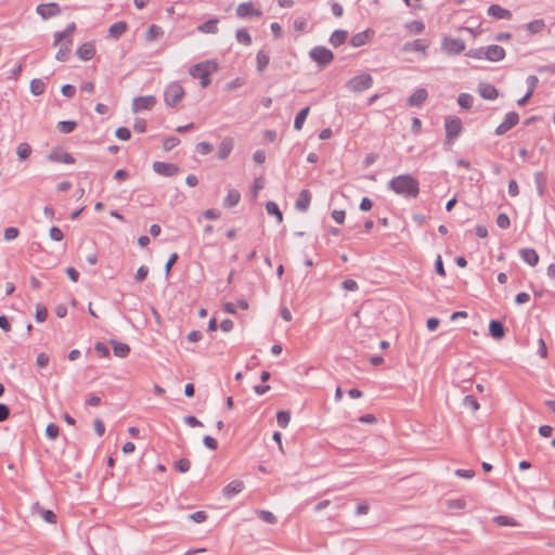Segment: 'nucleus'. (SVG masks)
I'll list each match as a JSON object with an SVG mask.
<instances>
[{"mask_svg": "<svg viewBox=\"0 0 555 555\" xmlns=\"http://www.w3.org/2000/svg\"><path fill=\"white\" fill-rule=\"evenodd\" d=\"M388 189L404 198H416L420 194V182L411 175H399L388 182Z\"/></svg>", "mask_w": 555, "mask_h": 555, "instance_id": "f257e3e1", "label": "nucleus"}, {"mask_svg": "<svg viewBox=\"0 0 555 555\" xmlns=\"http://www.w3.org/2000/svg\"><path fill=\"white\" fill-rule=\"evenodd\" d=\"M219 69V65L215 60H206L204 62H199L190 67L189 74L196 79H199V85L202 88H207L211 80L210 76L217 73Z\"/></svg>", "mask_w": 555, "mask_h": 555, "instance_id": "f03ea898", "label": "nucleus"}, {"mask_svg": "<svg viewBox=\"0 0 555 555\" xmlns=\"http://www.w3.org/2000/svg\"><path fill=\"white\" fill-rule=\"evenodd\" d=\"M373 77L367 73H362L358 76L350 78L346 82V87L349 91L354 93L363 92L373 86Z\"/></svg>", "mask_w": 555, "mask_h": 555, "instance_id": "7ed1b4c3", "label": "nucleus"}, {"mask_svg": "<svg viewBox=\"0 0 555 555\" xmlns=\"http://www.w3.org/2000/svg\"><path fill=\"white\" fill-rule=\"evenodd\" d=\"M184 88L179 82H171L164 92L165 103L170 107H176L183 99Z\"/></svg>", "mask_w": 555, "mask_h": 555, "instance_id": "20e7f679", "label": "nucleus"}, {"mask_svg": "<svg viewBox=\"0 0 555 555\" xmlns=\"http://www.w3.org/2000/svg\"><path fill=\"white\" fill-rule=\"evenodd\" d=\"M446 128V143L452 144L453 141L461 134L463 125L461 118L456 116H447L444 119Z\"/></svg>", "mask_w": 555, "mask_h": 555, "instance_id": "39448f33", "label": "nucleus"}, {"mask_svg": "<svg viewBox=\"0 0 555 555\" xmlns=\"http://www.w3.org/2000/svg\"><path fill=\"white\" fill-rule=\"evenodd\" d=\"M309 56L314 62H317L320 67L327 66L334 60L333 52L323 46H317V47L312 48L309 52Z\"/></svg>", "mask_w": 555, "mask_h": 555, "instance_id": "423d86ee", "label": "nucleus"}, {"mask_svg": "<svg viewBox=\"0 0 555 555\" xmlns=\"http://www.w3.org/2000/svg\"><path fill=\"white\" fill-rule=\"evenodd\" d=\"M465 42L459 38L446 37L441 48L449 54H460L465 50Z\"/></svg>", "mask_w": 555, "mask_h": 555, "instance_id": "0eeeda50", "label": "nucleus"}, {"mask_svg": "<svg viewBox=\"0 0 555 555\" xmlns=\"http://www.w3.org/2000/svg\"><path fill=\"white\" fill-rule=\"evenodd\" d=\"M519 121V115L518 113L516 112H508L505 117H504V120L503 122H501L494 133L496 135H503L504 133H506L508 130H511L513 127H515Z\"/></svg>", "mask_w": 555, "mask_h": 555, "instance_id": "6e6552de", "label": "nucleus"}, {"mask_svg": "<svg viewBox=\"0 0 555 555\" xmlns=\"http://www.w3.org/2000/svg\"><path fill=\"white\" fill-rule=\"evenodd\" d=\"M36 12L42 20L54 17L61 13V8L56 2L41 3L37 5Z\"/></svg>", "mask_w": 555, "mask_h": 555, "instance_id": "1a4fd4ad", "label": "nucleus"}, {"mask_svg": "<svg viewBox=\"0 0 555 555\" xmlns=\"http://www.w3.org/2000/svg\"><path fill=\"white\" fill-rule=\"evenodd\" d=\"M153 169L156 173L164 177H173L180 171V168L176 164L165 162H155Z\"/></svg>", "mask_w": 555, "mask_h": 555, "instance_id": "9d476101", "label": "nucleus"}, {"mask_svg": "<svg viewBox=\"0 0 555 555\" xmlns=\"http://www.w3.org/2000/svg\"><path fill=\"white\" fill-rule=\"evenodd\" d=\"M75 30H76V24L73 22V23L68 24L63 31H56L54 34L53 46L55 47L64 40L66 43L72 44L73 43V34L75 33Z\"/></svg>", "mask_w": 555, "mask_h": 555, "instance_id": "9b49d317", "label": "nucleus"}, {"mask_svg": "<svg viewBox=\"0 0 555 555\" xmlns=\"http://www.w3.org/2000/svg\"><path fill=\"white\" fill-rule=\"evenodd\" d=\"M156 104L154 95L138 96L133 100L132 109L134 113L142 109H151Z\"/></svg>", "mask_w": 555, "mask_h": 555, "instance_id": "f8f14e48", "label": "nucleus"}, {"mask_svg": "<svg viewBox=\"0 0 555 555\" xmlns=\"http://www.w3.org/2000/svg\"><path fill=\"white\" fill-rule=\"evenodd\" d=\"M236 15L242 18L251 16L260 17L262 12L258 9H255L253 2H243L240 3L236 8Z\"/></svg>", "mask_w": 555, "mask_h": 555, "instance_id": "ddd939ff", "label": "nucleus"}, {"mask_svg": "<svg viewBox=\"0 0 555 555\" xmlns=\"http://www.w3.org/2000/svg\"><path fill=\"white\" fill-rule=\"evenodd\" d=\"M33 514L39 515L44 521L49 524L56 522V515L51 509H46L39 502H36L31 505Z\"/></svg>", "mask_w": 555, "mask_h": 555, "instance_id": "4468645a", "label": "nucleus"}, {"mask_svg": "<svg viewBox=\"0 0 555 555\" xmlns=\"http://www.w3.org/2000/svg\"><path fill=\"white\" fill-rule=\"evenodd\" d=\"M427 98V90L425 88H418L408 98L406 104L411 107H421Z\"/></svg>", "mask_w": 555, "mask_h": 555, "instance_id": "2eb2a0df", "label": "nucleus"}, {"mask_svg": "<svg viewBox=\"0 0 555 555\" xmlns=\"http://www.w3.org/2000/svg\"><path fill=\"white\" fill-rule=\"evenodd\" d=\"M47 157L50 162L67 165H72L76 162L75 157L70 153L61 152L57 150L51 151Z\"/></svg>", "mask_w": 555, "mask_h": 555, "instance_id": "dca6fc26", "label": "nucleus"}, {"mask_svg": "<svg viewBox=\"0 0 555 555\" xmlns=\"http://www.w3.org/2000/svg\"><path fill=\"white\" fill-rule=\"evenodd\" d=\"M505 57V50L498 44L488 46L486 48L485 59L490 62H499Z\"/></svg>", "mask_w": 555, "mask_h": 555, "instance_id": "f3484780", "label": "nucleus"}, {"mask_svg": "<svg viewBox=\"0 0 555 555\" xmlns=\"http://www.w3.org/2000/svg\"><path fill=\"white\" fill-rule=\"evenodd\" d=\"M478 92L485 100H495L499 96L498 89L488 82H480L478 85Z\"/></svg>", "mask_w": 555, "mask_h": 555, "instance_id": "a211bd4d", "label": "nucleus"}, {"mask_svg": "<svg viewBox=\"0 0 555 555\" xmlns=\"http://www.w3.org/2000/svg\"><path fill=\"white\" fill-rule=\"evenodd\" d=\"M77 56L82 61L91 60L95 54V46L93 42H85L77 49Z\"/></svg>", "mask_w": 555, "mask_h": 555, "instance_id": "6ab92c4d", "label": "nucleus"}, {"mask_svg": "<svg viewBox=\"0 0 555 555\" xmlns=\"http://www.w3.org/2000/svg\"><path fill=\"white\" fill-rule=\"evenodd\" d=\"M244 489V482L241 480H233L228 483L223 489L222 493L227 499H232Z\"/></svg>", "mask_w": 555, "mask_h": 555, "instance_id": "aec40b11", "label": "nucleus"}, {"mask_svg": "<svg viewBox=\"0 0 555 555\" xmlns=\"http://www.w3.org/2000/svg\"><path fill=\"white\" fill-rule=\"evenodd\" d=\"M519 256L530 267H534L539 263V255L533 248H521L519 250Z\"/></svg>", "mask_w": 555, "mask_h": 555, "instance_id": "412c9836", "label": "nucleus"}, {"mask_svg": "<svg viewBox=\"0 0 555 555\" xmlns=\"http://www.w3.org/2000/svg\"><path fill=\"white\" fill-rule=\"evenodd\" d=\"M488 15L498 20H509L512 17L511 11L500 7L499 4H491L488 8Z\"/></svg>", "mask_w": 555, "mask_h": 555, "instance_id": "4be33fe9", "label": "nucleus"}, {"mask_svg": "<svg viewBox=\"0 0 555 555\" xmlns=\"http://www.w3.org/2000/svg\"><path fill=\"white\" fill-rule=\"evenodd\" d=\"M489 333L494 339H502L505 336L504 324L499 320H491L489 323Z\"/></svg>", "mask_w": 555, "mask_h": 555, "instance_id": "5701e85b", "label": "nucleus"}, {"mask_svg": "<svg viewBox=\"0 0 555 555\" xmlns=\"http://www.w3.org/2000/svg\"><path fill=\"white\" fill-rule=\"evenodd\" d=\"M428 44L423 39H415L413 41L405 42L403 51L405 52H423L425 53Z\"/></svg>", "mask_w": 555, "mask_h": 555, "instance_id": "b1692460", "label": "nucleus"}, {"mask_svg": "<svg viewBox=\"0 0 555 555\" xmlns=\"http://www.w3.org/2000/svg\"><path fill=\"white\" fill-rule=\"evenodd\" d=\"M371 35L372 31L370 29L358 33L351 37L350 44L354 48L362 47L369 42Z\"/></svg>", "mask_w": 555, "mask_h": 555, "instance_id": "393cba45", "label": "nucleus"}, {"mask_svg": "<svg viewBox=\"0 0 555 555\" xmlns=\"http://www.w3.org/2000/svg\"><path fill=\"white\" fill-rule=\"evenodd\" d=\"M311 203V193L309 190H301L296 201V208L306 211Z\"/></svg>", "mask_w": 555, "mask_h": 555, "instance_id": "a878e982", "label": "nucleus"}, {"mask_svg": "<svg viewBox=\"0 0 555 555\" xmlns=\"http://www.w3.org/2000/svg\"><path fill=\"white\" fill-rule=\"evenodd\" d=\"M127 29H128L127 23L124 21H119L109 26L108 34L111 37L118 39L127 31Z\"/></svg>", "mask_w": 555, "mask_h": 555, "instance_id": "bb28decb", "label": "nucleus"}, {"mask_svg": "<svg viewBox=\"0 0 555 555\" xmlns=\"http://www.w3.org/2000/svg\"><path fill=\"white\" fill-rule=\"evenodd\" d=\"M218 18H210L205 23L197 26V30L203 34H217L218 33Z\"/></svg>", "mask_w": 555, "mask_h": 555, "instance_id": "cd10ccee", "label": "nucleus"}, {"mask_svg": "<svg viewBox=\"0 0 555 555\" xmlns=\"http://www.w3.org/2000/svg\"><path fill=\"white\" fill-rule=\"evenodd\" d=\"M232 149H233L232 139H229V138L223 139L218 147V157L220 159H225L230 155Z\"/></svg>", "mask_w": 555, "mask_h": 555, "instance_id": "c85d7f7f", "label": "nucleus"}, {"mask_svg": "<svg viewBox=\"0 0 555 555\" xmlns=\"http://www.w3.org/2000/svg\"><path fill=\"white\" fill-rule=\"evenodd\" d=\"M111 344H112V347H113L114 354L116 357L126 358L129 354V352H130L129 345H127L125 343H120V341L114 340V339L111 340Z\"/></svg>", "mask_w": 555, "mask_h": 555, "instance_id": "c756f323", "label": "nucleus"}, {"mask_svg": "<svg viewBox=\"0 0 555 555\" xmlns=\"http://www.w3.org/2000/svg\"><path fill=\"white\" fill-rule=\"evenodd\" d=\"M347 37H348V33L346 30L336 29L332 33V35L330 37V43L335 48L339 47L347 40Z\"/></svg>", "mask_w": 555, "mask_h": 555, "instance_id": "7c9ffc66", "label": "nucleus"}, {"mask_svg": "<svg viewBox=\"0 0 555 555\" xmlns=\"http://www.w3.org/2000/svg\"><path fill=\"white\" fill-rule=\"evenodd\" d=\"M241 199V194L237 190H230L223 199V206L228 208H232L238 204Z\"/></svg>", "mask_w": 555, "mask_h": 555, "instance_id": "2f4dec72", "label": "nucleus"}, {"mask_svg": "<svg viewBox=\"0 0 555 555\" xmlns=\"http://www.w3.org/2000/svg\"><path fill=\"white\" fill-rule=\"evenodd\" d=\"M546 181H547V178H546L545 173L540 172V171L534 173V183H535V186H537L538 194L541 197L544 196L545 188H546Z\"/></svg>", "mask_w": 555, "mask_h": 555, "instance_id": "473e14b6", "label": "nucleus"}, {"mask_svg": "<svg viewBox=\"0 0 555 555\" xmlns=\"http://www.w3.org/2000/svg\"><path fill=\"white\" fill-rule=\"evenodd\" d=\"M270 62V56L263 50L258 51L256 56L257 70L263 73Z\"/></svg>", "mask_w": 555, "mask_h": 555, "instance_id": "72a5a7b5", "label": "nucleus"}, {"mask_svg": "<svg viewBox=\"0 0 555 555\" xmlns=\"http://www.w3.org/2000/svg\"><path fill=\"white\" fill-rule=\"evenodd\" d=\"M77 127V122L74 120H62L56 125L57 130L61 133L68 134L72 133Z\"/></svg>", "mask_w": 555, "mask_h": 555, "instance_id": "f704fd0d", "label": "nucleus"}, {"mask_svg": "<svg viewBox=\"0 0 555 555\" xmlns=\"http://www.w3.org/2000/svg\"><path fill=\"white\" fill-rule=\"evenodd\" d=\"M309 111H310V108L307 106L297 113L295 120H294L295 130H301V128L308 117Z\"/></svg>", "mask_w": 555, "mask_h": 555, "instance_id": "c9c22d12", "label": "nucleus"}, {"mask_svg": "<svg viewBox=\"0 0 555 555\" xmlns=\"http://www.w3.org/2000/svg\"><path fill=\"white\" fill-rule=\"evenodd\" d=\"M46 90V83L42 79L35 78L30 81V92L38 96L41 95Z\"/></svg>", "mask_w": 555, "mask_h": 555, "instance_id": "e433bc0d", "label": "nucleus"}, {"mask_svg": "<svg viewBox=\"0 0 555 555\" xmlns=\"http://www.w3.org/2000/svg\"><path fill=\"white\" fill-rule=\"evenodd\" d=\"M70 46L72 44H68L66 42H64L61 48L59 49V51L56 52L55 54V59L59 61V62H65L69 59V55L72 53V49H70Z\"/></svg>", "mask_w": 555, "mask_h": 555, "instance_id": "4c0bfd02", "label": "nucleus"}, {"mask_svg": "<svg viewBox=\"0 0 555 555\" xmlns=\"http://www.w3.org/2000/svg\"><path fill=\"white\" fill-rule=\"evenodd\" d=\"M236 40L244 44V46H250L251 44V37L246 28H240L236 30L235 34Z\"/></svg>", "mask_w": 555, "mask_h": 555, "instance_id": "58836bf2", "label": "nucleus"}, {"mask_svg": "<svg viewBox=\"0 0 555 555\" xmlns=\"http://www.w3.org/2000/svg\"><path fill=\"white\" fill-rule=\"evenodd\" d=\"M16 154L21 160L27 159L31 154V147L28 143H20L16 149Z\"/></svg>", "mask_w": 555, "mask_h": 555, "instance_id": "ea45409f", "label": "nucleus"}, {"mask_svg": "<svg viewBox=\"0 0 555 555\" xmlns=\"http://www.w3.org/2000/svg\"><path fill=\"white\" fill-rule=\"evenodd\" d=\"M266 209H267V212L269 215L275 216L279 222L283 221V215H282V212H281V210H280V208H279L276 203L271 202V201L268 202L266 204Z\"/></svg>", "mask_w": 555, "mask_h": 555, "instance_id": "a19ab883", "label": "nucleus"}, {"mask_svg": "<svg viewBox=\"0 0 555 555\" xmlns=\"http://www.w3.org/2000/svg\"><path fill=\"white\" fill-rule=\"evenodd\" d=\"M474 98L468 93H460L457 103L462 108L469 109L473 106Z\"/></svg>", "mask_w": 555, "mask_h": 555, "instance_id": "79ce46f5", "label": "nucleus"}, {"mask_svg": "<svg viewBox=\"0 0 555 555\" xmlns=\"http://www.w3.org/2000/svg\"><path fill=\"white\" fill-rule=\"evenodd\" d=\"M405 28L411 34H422L425 29V25L422 21H411L405 24Z\"/></svg>", "mask_w": 555, "mask_h": 555, "instance_id": "37998d69", "label": "nucleus"}, {"mask_svg": "<svg viewBox=\"0 0 555 555\" xmlns=\"http://www.w3.org/2000/svg\"><path fill=\"white\" fill-rule=\"evenodd\" d=\"M291 421V414L288 411H279L276 414V422L281 428H286Z\"/></svg>", "mask_w": 555, "mask_h": 555, "instance_id": "c03bdc74", "label": "nucleus"}, {"mask_svg": "<svg viewBox=\"0 0 555 555\" xmlns=\"http://www.w3.org/2000/svg\"><path fill=\"white\" fill-rule=\"evenodd\" d=\"M162 35H163V29L159 26L153 24L149 27V29L146 31V39L150 41L156 40Z\"/></svg>", "mask_w": 555, "mask_h": 555, "instance_id": "a18cd8bd", "label": "nucleus"}, {"mask_svg": "<svg viewBox=\"0 0 555 555\" xmlns=\"http://www.w3.org/2000/svg\"><path fill=\"white\" fill-rule=\"evenodd\" d=\"M545 27V23L543 20H534L527 25V29L531 34H538Z\"/></svg>", "mask_w": 555, "mask_h": 555, "instance_id": "49530a36", "label": "nucleus"}, {"mask_svg": "<svg viewBox=\"0 0 555 555\" xmlns=\"http://www.w3.org/2000/svg\"><path fill=\"white\" fill-rule=\"evenodd\" d=\"M257 514L267 524L273 525L278 521L276 517L269 511L260 509Z\"/></svg>", "mask_w": 555, "mask_h": 555, "instance_id": "de8ad7c7", "label": "nucleus"}, {"mask_svg": "<svg viewBox=\"0 0 555 555\" xmlns=\"http://www.w3.org/2000/svg\"><path fill=\"white\" fill-rule=\"evenodd\" d=\"M59 434H60V428L56 424H54V423L48 424V426L46 428V436L50 440H55L59 437Z\"/></svg>", "mask_w": 555, "mask_h": 555, "instance_id": "09e8293b", "label": "nucleus"}, {"mask_svg": "<svg viewBox=\"0 0 555 555\" xmlns=\"http://www.w3.org/2000/svg\"><path fill=\"white\" fill-rule=\"evenodd\" d=\"M463 403L465 408L470 409L472 411H477L479 409L477 399L472 395L465 396Z\"/></svg>", "mask_w": 555, "mask_h": 555, "instance_id": "8fccbe9b", "label": "nucleus"}, {"mask_svg": "<svg viewBox=\"0 0 555 555\" xmlns=\"http://www.w3.org/2000/svg\"><path fill=\"white\" fill-rule=\"evenodd\" d=\"M47 317H48L47 308L43 305L38 304L36 306V314H35L36 321L43 322L47 320Z\"/></svg>", "mask_w": 555, "mask_h": 555, "instance_id": "3c124183", "label": "nucleus"}, {"mask_svg": "<svg viewBox=\"0 0 555 555\" xmlns=\"http://www.w3.org/2000/svg\"><path fill=\"white\" fill-rule=\"evenodd\" d=\"M179 256L177 253H172L165 264V276L169 278L172 266L177 262Z\"/></svg>", "mask_w": 555, "mask_h": 555, "instance_id": "603ef678", "label": "nucleus"}, {"mask_svg": "<svg viewBox=\"0 0 555 555\" xmlns=\"http://www.w3.org/2000/svg\"><path fill=\"white\" fill-rule=\"evenodd\" d=\"M115 135L121 141H128L131 138V132L126 127H119L116 129Z\"/></svg>", "mask_w": 555, "mask_h": 555, "instance_id": "864d4df0", "label": "nucleus"}, {"mask_svg": "<svg viewBox=\"0 0 555 555\" xmlns=\"http://www.w3.org/2000/svg\"><path fill=\"white\" fill-rule=\"evenodd\" d=\"M175 467L180 473H186L190 470L191 463L188 459H180L176 462Z\"/></svg>", "mask_w": 555, "mask_h": 555, "instance_id": "5fc2aeb1", "label": "nucleus"}, {"mask_svg": "<svg viewBox=\"0 0 555 555\" xmlns=\"http://www.w3.org/2000/svg\"><path fill=\"white\" fill-rule=\"evenodd\" d=\"M180 143V140L176 137H168L164 140L163 147L165 151H170Z\"/></svg>", "mask_w": 555, "mask_h": 555, "instance_id": "6e6d98bb", "label": "nucleus"}, {"mask_svg": "<svg viewBox=\"0 0 555 555\" xmlns=\"http://www.w3.org/2000/svg\"><path fill=\"white\" fill-rule=\"evenodd\" d=\"M20 234V230L15 227H9L4 230V240L5 241H13L15 240Z\"/></svg>", "mask_w": 555, "mask_h": 555, "instance_id": "4d7b16f0", "label": "nucleus"}, {"mask_svg": "<svg viewBox=\"0 0 555 555\" xmlns=\"http://www.w3.org/2000/svg\"><path fill=\"white\" fill-rule=\"evenodd\" d=\"M496 224L501 229H507L511 225L509 217L504 212L500 214L496 218Z\"/></svg>", "mask_w": 555, "mask_h": 555, "instance_id": "13d9d810", "label": "nucleus"}, {"mask_svg": "<svg viewBox=\"0 0 555 555\" xmlns=\"http://www.w3.org/2000/svg\"><path fill=\"white\" fill-rule=\"evenodd\" d=\"M486 48H477V49H470L468 52H466V56L481 60L485 57Z\"/></svg>", "mask_w": 555, "mask_h": 555, "instance_id": "bf43d9fd", "label": "nucleus"}, {"mask_svg": "<svg viewBox=\"0 0 555 555\" xmlns=\"http://www.w3.org/2000/svg\"><path fill=\"white\" fill-rule=\"evenodd\" d=\"M494 521L500 525V526H516L517 522L513 519V518H509L507 516H496L494 518Z\"/></svg>", "mask_w": 555, "mask_h": 555, "instance_id": "052dcab7", "label": "nucleus"}, {"mask_svg": "<svg viewBox=\"0 0 555 555\" xmlns=\"http://www.w3.org/2000/svg\"><path fill=\"white\" fill-rule=\"evenodd\" d=\"M214 150V146L208 143V142H199L197 145H196V151L202 154V155H207L209 154L210 152H212Z\"/></svg>", "mask_w": 555, "mask_h": 555, "instance_id": "680f3d73", "label": "nucleus"}, {"mask_svg": "<svg viewBox=\"0 0 555 555\" xmlns=\"http://www.w3.org/2000/svg\"><path fill=\"white\" fill-rule=\"evenodd\" d=\"M189 518L196 524L204 522L207 519V514L204 511H197L189 515Z\"/></svg>", "mask_w": 555, "mask_h": 555, "instance_id": "e2e57ef3", "label": "nucleus"}, {"mask_svg": "<svg viewBox=\"0 0 555 555\" xmlns=\"http://www.w3.org/2000/svg\"><path fill=\"white\" fill-rule=\"evenodd\" d=\"M526 83L528 86V91L527 92H531V95L534 93V90L539 83V79L537 76L534 75H530L527 77L526 79Z\"/></svg>", "mask_w": 555, "mask_h": 555, "instance_id": "0e129e2a", "label": "nucleus"}, {"mask_svg": "<svg viewBox=\"0 0 555 555\" xmlns=\"http://www.w3.org/2000/svg\"><path fill=\"white\" fill-rule=\"evenodd\" d=\"M49 235H50L51 240L56 241V242L62 241L64 237L62 230L55 225L50 229Z\"/></svg>", "mask_w": 555, "mask_h": 555, "instance_id": "69168bd1", "label": "nucleus"}, {"mask_svg": "<svg viewBox=\"0 0 555 555\" xmlns=\"http://www.w3.org/2000/svg\"><path fill=\"white\" fill-rule=\"evenodd\" d=\"M203 443L207 449L212 450V451L217 450V448H218L217 440L211 436H205L203 438Z\"/></svg>", "mask_w": 555, "mask_h": 555, "instance_id": "338daca9", "label": "nucleus"}, {"mask_svg": "<svg viewBox=\"0 0 555 555\" xmlns=\"http://www.w3.org/2000/svg\"><path fill=\"white\" fill-rule=\"evenodd\" d=\"M49 356L44 352H40L36 359V365L40 369L46 367L49 364Z\"/></svg>", "mask_w": 555, "mask_h": 555, "instance_id": "774afa93", "label": "nucleus"}]
</instances>
